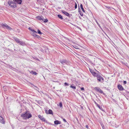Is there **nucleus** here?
<instances>
[{"instance_id": "1", "label": "nucleus", "mask_w": 129, "mask_h": 129, "mask_svg": "<svg viewBox=\"0 0 129 129\" xmlns=\"http://www.w3.org/2000/svg\"><path fill=\"white\" fill-rule=\"evenodd\" d=\"M8 4L12 8H15L17 7L16 3L15 2L14 0L9 1L8 2Z\"/></svg>"}, {"instance_id": "2", "label": "nucleus", "mask_w": 129, "mask_h": 129, "mask_svg": "<svg viewBox=\"0 0 129 129\" xmlns=\"http://www.w3.org/2000/svg\"><path fill=\"white\" fill-rule=\"evenodd\" d=\"M21 116L25 119H29L32 116L31 115L30 113H27L22 114Z\"/></svg>"}, {"instance_id": "3", "label": "nucleus", "mask_w": 129, "mask_h": 129, "mask_svg": "<svg viewBox=\"0 0 129 129\" xmlns=\"http://www.w3.org/2000/svg\"><path fill=\"white\" fill-rule=\"evenodd\" d=\"M60 62L62 64L64 65L65 64L67 65H70V62L69 61H67L66 60H60Z\"/></svg>"}, {"instance_id": "4", "label": "nucleus", "mask_w": 129, "mask_h": 129, "mask_svg": "<svg viewBox=\"0 0 129 129\" xmlns=\"http://www.w3.org/2000/svg\"><path fill=\"white\" fill-rule=\"evenodd\" d=\"M97 79L99 81L102 83L104 81V78L99 74L97 75Z\"/></svg>"}, {"instance_id": "5", "label": "nucleus", "mask_w": 129, "mask_h": 129, "mask_svg": "<svg viewBox=\"0 0 129 129\" xmlns=\"http://www.w3.org/2000/svg\"><path fill=\"white\" fill-rule=\"evenodd\" d=\"M95 89L97 91H98L101 93H103V91L99 87H96L95 88Z\"/></svg>"}, {"instance_id": "6", "label": "nucleus", "mask_w": 129, "mask_h": 129, "mask_svg": "<svg viewBox=\"0 0 129 129\" xmlns=\"http://www.w3.org/2000/svg\"><path fill=\"white\" fill-rule=\"evenodd\" d=\"M38 117L40 118V119L43 121L44 122L46 121V119L45 118H44L43 116H41L40 115H38Z\"/></svg>"}, {"instance_id": "7", "label": "nucleus", "mask_w": 129, "mask_h": 129, "mask_svg": "<svg viewBox=\"0 0 129 129\" xmlns=\"http://www.w3.org/2000/svg\"><path fill=\"white\" fill-rule=\"evenodd\" d=\"M15 2L16 3V4L20 5L22 3V0H14Z\"/></svg>"}, {"instance_id": "8", "label": "nucleus", "mask_w": 129, "mask_h": 129, "mask_svg": "<svg viewBox=\"0 0 129 129\" xmlns=\"http://www.w3.org/2000/svg\"><path fill=\"white\" fill-rule=\"evenodd\" d=\"M0 122L3 124H5V123L4 118L1 116H0Z\"/></svg>"}, {"instance_id": "9", "label": "nucleus", "mask_w": 129, "mask_h": 129, "mask_svg": "<svg viewBox=\"0 0 129 129\" xmlns=\"http://www.w3.org/2000/svg\"><path fill=\"white\" fill-rule=\"evenodd\" d=\"M118 87L120 90H122L124 89L122 86L120 85H118Z\"/></svg>"}, {"instance_id": "10", "label": "nucleus", "mask_w": 129, "mask_h": 129, "mask_svg": "<svg viewBox=\"0 0 129 129\" xmlns=\"http://www.w3.org/2000/svg\"><path fill=\"white\" fill-rule=\"evenodd\" d=\"M62 12L64 14L66 15L67 16H69V14L68 12H66L64 10H62Z\"/></svg>"}, {"instance_id": "11", "label": "nucleus", "mask_w": 129, "mask_h": 129, "mask_svg": "<svg viewBox=\"0 0 129 129\" xmlns=\"http://www.w3.org/2000/svg\"><path fill=\"white\" fill-rule=\"evenodd\" d=\"M14 39L15 40V41L18 43H19L20 41L19 39L15 37L14 38Z\"/></svg>"}, {"instance_id": "12", "label": "nucleus", "mask_w": 129, "mask_h": 129, "mask_svg": "<svg viewBox=\"0 0 129 129\" xmlns=\"http://www.w3.org/2000/svg\"><path fill=\"white\" fill-rule=\"evenodd\" d=\"M30 30L33 32L32 33H31V34L33 36L35 37L36 35L35 33V31L33 29H31Z\"/></svg>"}, {"instance_id": "13", "label": "nucleus", "mask_w": 129, "mask_h": 129, "mask_svg": "<svg viewBox=\"0 0 129 129\" xmlns=\"http://www.w3.org/2000/svg\"><path fill=\"white\" fill-rule=\"evenodd\" d=\"M54 123L55 124L57 125L59 124H60L61 122L58 120H56L54 121Z\"/></svg>"}, {"instance_id": "14", "label": "nucleus", "mask_w": 129, "mask_h": 129, "mask_svg": "<svg viewBox=\"0 0 129 129\" xmlns=\"http://www.w3.org/2000/svg\"><path fill=\"white\" fill-rule=\"evenodd\" d=\"M19 43L21 45L24 46L25 45V43L23 41H20Z\"/></svg>"}, {"instance_id": "15", "label": "nucleus", "mask_w": 129, "mask_h": 129, "mask_svg": "<svg viewBox=\"0 0 129 129\" xmlns=\"http://www.w3.org/2000/svg\"><path fill=\"white\" fill-rule=\"evenodd\" d=\"M7 25L6 24H2V26L4 28H6L7 27Z\"/></svg>"}, {"instance_id": "16", "label": "nucleus", "mask_w": 129, "mask_h": 129, "mask_svg": "<svg viewBox=\"0 0 129 129\" xmlns=\"http://www.w3.org/2000/svg\"><path fill=\"white\" fill-rule=\"evenodd\" d=\"M92 75L94 76H97V75H99V74H97L95 72H94L92 74Z\"/></svg>"}, {"instance_id": "17", "label": "nucleus", "mask_w": 129, "mask_h": 129, "mask_svg": "<svg viewBox=\"0 0 129 129\" xmlns=\"http://www.w3.org/2000/svg\"><path fill=\"white\" fill-rule=\"evenodd\" d=\"M80 7H81V9L82 10V11L83 12H85V11H84V10L83 8V5H82V4H81L80 5Z\"/></svg>"}, {"instance_id": "18", "label": "nucleus", "mask_w": 129, "mask_h": 129, "mask_svg": "<svg viewBox=\"0 0 129 129\" xmlns=\"http://www.w3.org/2000/svg\"><path fill=\"white\" fill-rule=\"evenodd\" d=\"M29 72L30 73L32 74H34L35 75H36L37 74L36 72L33 71H30Z\"/></svg>"}, {"instance_id": "19", "label": "nucleus", "mask_w": 129, "mask_h": 129, "mask_svg": "<svg viewBox=\"0 0 129 129\" xmlns=\"http://www.w3.org/2000/svg\"><path fill=\"white\" fill-rule=\"evenodd\" d=\"M52 110L50 109H49L48 111V114H52Z\"/></svg>"}, {"instance_id": "20", "label": "nucleus", "mask_w": 129, "mask_h": 129, "mask_svg": "<svg viewBox=\"0 0 129 129\" xmlns=\"http://www.w3.org/2000/svg\"><path fill=\"white\" fill-rule=\"evenodd\" d=\"M6 28L8 30H11L12 29V28L10 26H8V25L7 26V27Z\"/></svg>"}, {"instance_id": "21", "label": "nucleus", "mask_w": 129, "mask_h": 129, "mask_svg": "<svg viewBox=\"0 0 129 129\" xmlns=\"http://www.w3.org/2000/svg\"><path fill=\"white\" fill-rule=\"evenodd\" d=\"M58 16L61 19H63V18L62 17V16L60 15H58Z\"/></svg>"}, {"instance_id": "22", "label": "nucleus", "mask_w": 129, "mask_h": 129, "mask_svg": "<svg viewBox=\"0 0 129 129\" xmlns=\"http://www.w3.org/2000/svg\"><path fill=\"white\" fill-rule=\"evenodd\" d=\"M70 87L71 88H72V89H76V87L75 86H73L72 85H71L70 86Z\"/></svg>"}, {"instance_id": "23", "label": "nucleus", "mask_w": 129, "mask_h": 129, "mask_svg": "<svg viewBox=\"0 0 129 129\" xmlns=\"http://www.w3.org/2000/svg\"><path fill=\"white\" fill-rule=\"evenodd\" d=\"M37 19H38L39 20H42V18L40 16H38L37 17Z\"/></svg>"}, {"instance_id": "24", "label": "nucleus", "mask_w": 129, "mask_h": 129, "mask_svg": "<svg viewBox=\"0 0 129 129\" xmlns=\"http://www.w3.org/2000/svg\"><path fill=\"white\" fill-rule=\"evenodd\" d=\"M42 20L44 22H47L48 21V20L47 19H42Z\"/></svg>"}, {"instance_id": "25", "label": "nucleus", "mask_w": 129, "mask_h": 129, "mask_svg": "<svg viewBox=\"0 0 129 129\" xmlns=\"http://www.w3.org/2000/svg\"><path fill=\"white\" fill-rule=\"evenodd\" d=\"M73 46V47L74 48H75L76 49H79V47L78 46H77L74 45Z\"/></svg>"}, {"instance_id": "26", "label": "nucleus", "mask_w": 129, "mask_h": 129, "mask_svg": "<svg viewBox=\"0 0 129 129\" xmlns=\"http://www.w3.org/2000/svg\"><path fill=\"white\" fill-rule=\"evenodd\" d=\"M59 106L60 107H62V105L61 102H60L59 103Z\"/></svg>"}, {"instance_id": "27", "label": "nucleus", "mask_w": 129, "mask_h": 129, "mask_svg": "<svg viewBox=\"0 0 129 129\" xmlns=\"http://www.w3.org/2000/svg\"><path fill=\"white\" fill-rule=\"evenodd\" d=\"M38 33L40 34H43L42 33H41L40 31L39 30H38Z\"/></svg>"}, {"instance_id": "28", "label": "nucleus", "mask_w": 129, "mask_h": 129, "mask_svg": "<svg viewBox=\"0 0 129 129\" xmlns=\"http://www.w3.org/2000/svg\"><path fill=\"white\" fill-rule=\"evenodd\" d=\"M89 71L92 74L94 72L93 71V70L90 69Z\"/></svg>"}, {"instance_id": "29", "label": "nucleus", "mask_w": 129, "mask_h": 129, "mask_svg": "<svg viewBox=\"0 0 129 129\" xmlns=\"http://www.w3.org/2000/svg\"><path fill=\"white\" fill-rule=\"evenodd\" d=\"M95 21L96 22V23L100 27L101 26L100 25V24H99V23L96 20H95Z\"/></svg>"}, {"instance_id": "30", "label": "nucleus", "mask_w": 129, "mask_h": 129, "mask_svg": "<svg viewBox=\"0 0 129 129\" xmlns=\"http://www.w3.org/2000/svg\"><path fill=\"white\" fill-rule=\"evenodd\" d=\"M64 85L66 86H68L69 85V84L67 83L66 82H65L64 83Z\"/></svg>"}, {"instance_id": "31", "label": "nucleus", "mask_w": 129, "mask_h": 129, "mask_svg": "<svg viewBox=\"0 0 129 129\" xmlns=\"http://www.w3.org/2000/svg\"><path fill=\"white\" fill-rule=\"evenodd\" d=\"M75 9H76L77 8V4L76 3H75Z\"/></svg>"}, {"instance_id": "32", "label": "nucleus", "mask_w": 129, "mask_h": 129, "mask_svg": "<svg viewBox=\"0 0 129 129\" xmlns=\"http://www.w3.org/2000/svg\"><path fill=\"white\" fill-rule=\"evenodd\" d=\"M35 37H37L38 38H39L40 37L39 35H36V36H35Z\"/></svg>"}, {"instance_id": "33", "label": "nucleus", "mask_w": 129, "mask_h": 129, "mask_svg": "<svg viewBox=\"0 0 129 129\" xmlns=\"http://www.w3.org/2000/svg\"><path fill=\"white\" fill-rule=\"evenodd\" d=\"M95 104H96L97 106L98 107V108H99L100 109V106L98 104H97L96 103H95Z\"/></svg>"}, {"instance_id": "34", "label": "nucleus", "mask_w": 129, "mask_h": 129, "mask_svg": "<svg viewBox=\"0 0 129 129\" xmlns=\"http://www.w3.org/2000/svg\"><path fill=\"white\" fill-rule=\"evenodd\" d=\"M45 111L46 113L47 114H48V111L47 110H45Z\"/></svg>"}, {"instance_id": "35", "label": "nucleus", "mask_w": 129, "mask_h": 129, "mask_svg": "<svg viewBox=\"0 0 129 129\" xmlns=\"http://www.w3.org/2000/svg\"><path fill=\"white\" fill-rule=\"evenodd\" d=\"M6 87L5 86H4L3 87V89H4V90L5 91L6 90Z\"/></svg>"}, {"instance_id": "36", "label": "nucleus", "mask_w": 129, "mask_h": 129, "mask_svg": "<svg viewBox=\"0 0 129 129\" xmlns=\"http://www.w3.org/2000/svg\"><path fill=\"white\" fill-rule=\"evenodd\" d=\"M123 83H124V84H126V81H123Z\"/></svg>"}, {"instance_id": "37", "label": "nucleus", "mask_w": 129, "mask_h": 129, "mask_svg": "<svg viewBox=\"0 0 129 129\" xmlns=\"http://www.w3.org/2000/svg\"><path fill=\"white\" fill-rule=\"evenodd\" d=\"M81 90H84V88L83 87H81Z\"/></svg>"}, {"instance_id": "38", "label": "nucleus", "mask_w": 129, "mask_h": 129, "mask_svg": "<svg viewBox=\"0 0 129 129\" xmlns=\"http://www.w3.org/2000/svg\"><path fill=\"white\" fill-rule=\"evenodd\" d=\"M85 126H86V128H88V125H86Z\"/></svg>"}, {"instance_id": "39", "label": "nucleus", "mask_w": 129, "mask_h": 129, "mask_svg": "<svg viewBox=\"0 0 129 129\" xmlns=\"http://www.w3.org/2000/svg\"><path fill=\"white\" fill-rule=\"evenodd\" d=\"M107 8H108L109 9H111V7H106Z\"/></svg>"}, {"instance_id": "40", "label": "nucleus", "mask_w": 129, "mask_h": 129, "mask_svg": "<svg viewBox=\"0 0 129 129\" xmlns=\"http://www.w3.org/2000/svg\"><path fill=\"white\" fill-rule=\"evenodd\" d=\"M63 120L64 122H67V121L65 119H63Z\"/></svg>"}, {"instance_id": "41", "label": "nucleus", "mask_w": 129, "mask_h": 129, "mask_svg": "<svg viewBox=\"0 0 129 129\" xmlns=\"http://www.w3.org/2000/svg\"><path fill=\"white\" fill-rule=\"evenodd\" d=\"M39 103H40L42 102V101H39Z\"/></svg>"}, {"instance_id": "42", "label": "nucleus", "mask_w": 129, "mask_h": 129, "mask_svg": "<svg viewBox=\"0 0 129 129\" xmlns=\"http://www.w3.org/2000/svg\"><path fill=\"white\" fill-rule=\"evenodd\" d=\"M28 29H30V30L31 29H30V28H28Z\"/></svg>"}, {"instance_id": "43", "label": "nucleus", "mask_w": 129, "mask_h": 129, "mask_svg": "<svg viewBox=\"0 0 129 129\" xmlns=\"http://www.w3.org/2000/svg\"><path fill=\"white\" fill-rule=\"evenodd\" d=\"M35 33H37V32H36V31H35Z\"/></svg>"}, {"instance_id": "44", "label": "nucleus", "mask_w": 129, "mask_h": 129, "mask_svg": "<svg viewBox=\"0 0 129 129\" xmlns=\"http://www.w3.org/2000/svg\"><path fill=\"white\" fill-rule=\"evenodd\" d=\"M81 16H82V15L81 14Z\"/></svg>"}]
</instances>
